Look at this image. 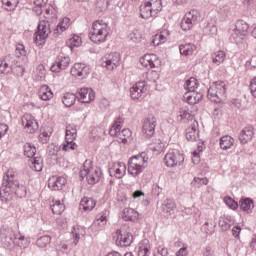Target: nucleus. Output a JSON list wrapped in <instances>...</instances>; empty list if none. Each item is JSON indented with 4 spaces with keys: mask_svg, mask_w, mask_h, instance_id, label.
I'll return each mask as SVG.
<instances>
[{
    "mask_svg": "<svg viewBox=\"0 0 256 256\" xmlns=\"http://www.w3.org/2000/svg\"><path fill=\"white\" fill-rule=\"evenodd\" d=\"M12 189H15V193L17 197L23 199V197H27V188L23 184H19L18 181H15V170L13 168H9L3 175L2 180V199L1 201H9L11 199Z\"/></svg>",
    "mask_w": 256,
    "mask_h": 256,
    "instance_id": "1",
    "label": "nucleus"
},
{
    "mask_svg": "<svg viewBox=\"0 0 256 256\" xmlns=\"http://www.w3.org/2000/svg\"><path fill=\"white\" fill-rule=\"evenodd\" d=\"M109 25L105 23L103 20H96L92 24V28L89 33L90 40L92 43H105L107 41V37L109 35Z\"/></svg>",
    "mask_w": 256,
    "mask_h": 256,
    "instance_id": "2",
    "label": "nucleus"
},
{
    "mask_svg": "<svg viewBox=\"0 0 256 256\" xmlns=\"http://www.w3.org/2000/svg\"><path fill=\"white\" fill-rule=\"evenodd\" d=\"M148 162L149 157H147V153L145 152L132 156L128 161V173H130L132 177L139 176L147 167Z\"/></svg>",
    "mask_w": 256,
    "mask_h": 256,
    "instance_id": "3",
    "label": "nucleus"
},
{
    "mask_svg": "<svg viewBox=\"0 0 256 256\" xmlns=\"http://www.w3.org/2000/svg\"><path fill=\"white\" fill-rule=\"evenodd\" d=\"M91 160H86L83 164V169L80 170V178L84 180L85 177L89 185H95V183H99L101 180V170L94 169L91 167Z\"/></svg>",
    "mask_w": 256,
    "mask_h": 256,
    "instance_id": "4",
    "label": "nucleus"
},
{
    "mask_svg": "<svg viewBox=\"0 0 256 256\" xmlns=\"http://www.w3.org/2000/svg\"><path fill=\"white\" fill-rule=\"evenodd\" d=\"M122 127H123V119L118 118L110 128L109 134L112 137H117L120 143H127V140L129 139V137H131L132 132L129 128H124L121 131Z\"/></svg>",
    "mask_w": 256,
    "mask_h": 256,
    "instance_id": "5",
    "label": "nucleus"
},
{
    "mask_svg": "<svg viewBox=\"0 0 256 256\" xmlns=\"http://www.w3.org/2000/svg\"><path fill=\"white\" fill-rule=\"evenodd\" d=\"M230 35L235 43H241L249 35V24L244 20H237L233 29H230Z\"/></svg>",
    "mask_w": 256,
    "mask_h": 256,
    "instance_id": "6",
    "label": "nucleus"
},
{
    "mask_svg": "<svg viewBox=\"0 0 256 256\" xmlns=\"http://www.w3.org/2000/svg\"><path fill=\"white\" fill-rule=\"evenodd\" d=\"M227 93V88H225V82H214L208 89L207 97L213 103H221Z\"/></svg>",
    "mask_w": 256,
    "mask_h": 256,
    "instance_id": "7",
    "label": "nucleus"
},
{
    "mask_svg": "<svg viewBox=\"0 0 256 256\" xmlns=\"http://www.w3.org/2000/svg\"><path fill=\"white\" fill-rule=\"evenodd\" d=\"M8 235L9 238L2 240L3 247L6 249H11L14 245L23 249L27 247V239H25V236H21V234L15 235V232H13V229L11 228H8Z\"/></svg>",
    "mask_w": 256,
    "mask_h": 256,
    "instance_id": "8",
    "label": "nucleus"
},
{
    "mask_svg": "<svg viewBox=\"0 0 256 256\" xmlns=\"http://www.w3.org/2000/svg\"><path fill=\"white\" fill-rule=\"evenodd\" d=\"M200 19L201 14L197 10H190L183 17L180 27L183 31H189L194 25H197V23H199Z\"/></svg>",
    "mask_w": 256,
    "mask_h": 256,
    "instance_id": "9",
    "label": "nucleus"
},
{
    "mask_svg": "<svg viewBox=\"0 0 256 256\" xmlns=\"http://www.w3.org/2000/svg\"><path fill=\"white\" fill-rule=\"evenodd\" d=\"M164 163L168 167L181 166L182 163H185V155L178 150H172L165 155Z\"/></svg>",
    "mask_w": 256,
    "mask_h": 256,
    "instance_id": "10",
    "label": "nucleus"
},
{
    "mask_svg": "<svg viewBox=\"0 0 256 256\" xmlns=\"http://www.w3.org/2000/svg\"><path fill=\"white\" fill-rule=\"evenodd\" d=\"M37 29L38 30L34 34V43L37 45H43L45 43V39H47L51 33V28L49 27V24L40 22Z\"/></svg>",
    "mask_w": 256,
    "mask_h": 256,
    "instance_id": "11",
    "label": "nucleus"
},
{
    "mask_svg": "<svg viewBox=\"0 0 256 256\" xmlns=\"http://www.w3.org/2000/svg\"><path fill=\"white\" fill-rule=\"evenodd\" d=\"M114 239L118 247H129L133 243V234L121 228L120 230L116 231Z\"/></svg>",
    "mask_w": 256,
    "mask_h": 256,
    "instance_id": "12",
    "label": "nucleus"
},
{
    "mask_svg": "<svg viewBox=\"0 0 256 256\" xmlns=\"http://www.w3.org/2000/svg\"><path fill=\"white\" fill-rule=\"evenodd\" d=\"M119 65H121V54H119V52L106 54L102 59V67H106L108 71H113V69L119 67Z\"/></svg>",
    "mask_w": 256,
    "mask_h": 256,
    "instance_id": "13",
    "label": "nucleus"
},
{
    "mask_svg": "<svg viewBox=\"0 0 256 256\" xmlns=\"http://www.w3.org/2000/svg\"><path fill=\"white\" fill-rule=\"evenodd\" d=\"M155 127H157V118L153 114H149L147 118L144 119L143 123V134L146 137H153L155 135Z\"/></svg>",
    "mask_w": 256,
    "mask_h": 256,
    "instance_id": "14",
    "label": "nucleus"
},
{
    "mask_svg": "<svg viewBox=\"0 0 256 256\" xmlns=\"http://www.w3.org/2000/svg\"><path fill=\"white\" fill-rule=\"evenodd\" d=\"M22 125L27 133H37L39 131V122L31 114H24L22 116Z\"/></svg>",
    "mask_w": 256,
    "mask_h": 256,
    "instance_id": "15",
    "label": "nucleus"
},
{
    "mask_svg": "<svg viewBox=\"0 0 256 256\" xmlns=\"http://www.w3.org/2000/svg\"><path fill=\"white\" fill-rule=\"evenodd\" d=\"M70 63H71V58L67 56L59 55L56 58L55 63L51 66L50 71H52V73H59L60 71L67 69Z\"/></svg>",
    "mask_w": 256,
    "mask_h": 256,
    "instance_id": "16",
    "label": "nucleus"
},
{
    "mask_svg": "<svg viewBox=\"0 0 256 256\" xmlns=\"http://www.w3.org/2000/svg\"><path fill=\"white\" fill-rule=\"evenodd\" d=\"M90 72L91 70L89 69V66L83 63H75L70 71L73 77H81V79H85Z\"/></svg>",
    "mask_w": 256,
    "mask_h": 256,
    "instance_id": "17",
    "label": "nucleus"
},
{
    "mask_svg": "<svg viewBox=\"0 0 256 256\" xmlns=\"http://www.w3.org/2000/svg\"><path fill=\"white\" fill-rule=\"evenodd\" d=\"M67 179L63 176H52L48 180V187L51 191H61L65 187Z\"/></svg>",
    "mask_w": 256,
    "mask_h": 256,
    "instance_id": "18",
    "label": "nucleus"
},
{
    "mask_svg": "<svg viewBox=\"0 0 256 256\" xmlns=\"http://www.w3.org/2000/svg\"><path fill=\"white\" fill-rule=\"evenodd\" d=\"M76 97L80 103H91L95 99V92L92 89L81 88Z\"/></svg>",
    "mask_w": 256,
    "mask_h": 256,
    "instance_id": "19",
    "label": "nucleus"
},
{
    "mask_svg": "<svg viewBox=\"0 0 256 256\" xmlns=\"http://www.w3.org/2000/svg\"><path fill=\"white\" fill-rule=\"evenodd\" d=\"M126 171L127 166L123 162L115 163L109 169L110 175L116 177V179H123V177H125Z\"/></svg>",
    "mask_w": 256,
    "mask_h": 256,
    "instance_id": "20",
    "label": "nucleus"
},
{
    "mask_svg": "<svg viewBox=\"0 0 256 256\" xmlns=\"http://www.w3.org/2000/svg\"><path fill=\"white\" fill-rule=\"evenodd\" d=\"M145 87H147V83L145 81H139L133 87H131L130 88L131 99H140L143 93H145Z\"/></svg>",
    "mask_w": 256,
    "mask_h": 256,
    "instance_id": "21",
    "label": "nucleus"
},
{
    "mask_svg": "<svg viewBox=\"0 0 256 256\" xmlns=\"http://www.w3.org/2000/svg\"><path fill=\"white\" fill-rule=\"evenodd\" d=\"M255 135L254 128L251 125L246 126L239 134V141L241 145L247 144L253 139Z\"/></svg>",
    "mask_w": 256,
    "mask_h": 256,
    "instance_id": "22",
    "label": "nucleus"
},
{
    "mask_svg": "<svg viewBox=\"0 0 256 256\" xmlns=\"http://www.w3.org/2000/svg\"><path fill=\"white\" fill-rule=\"evenodd\" d=\"M183 99L186 103H188V105H195L199 103L201 99H203V93L197 91H187L184 94Z\"/></svg>",
    "mask_w": 256,
    "mask_h": 256,
    "instance_id": "23",
    "label": "nucleus"
},
{
    "mask_svg": "<svg viewBox=\"0 0 256 256\" xmlns=\"http://www.w3.org/2000/svg\"><path fill=\"white\" fill-rule=\"evenodd\" d=\"M195 111H197V107L194 105L184 106L180 109V117L187 121H193L195 118Z\"/></svg>",
    "mask_w": 256,
    "mask_h": 256,
    "instance_id": "24",
    "label": "nucleus"
},
{
    "mask_svg": "<svg viewBox=\"0 0 256 256\" xmlns=\"http://www.w3.org/2000/svg\"><path fill=\"white\" fill-rule=\"evenodd\" d=\"M175 209H177V204L175 203V200L171 198H167L162 203V211L169 217V215H173L175 213Z\"/></svg>",
    "mask_w": 256,
    "mask_h": 256,
    "instance_id": "25",
    "label": "nucleus"
},
{
    "mask_svg": "<svg viewBox=\"0 0 256 256\" xmlns=\"http://www.w3.org/2000/svg\"><path fill=\"white\" fill-rule=\"evenodd\" d=\"M71 25V19L68 17H64L56 26L54 29V35L59 36L64 31H67L69 29V26Z\"/></svg>",
    "mask_w": 256,
    "mask_h": 256,
    "instance_id": "26",
    "label": "nucleus"
},
{
    "mask_svg": "<svg viewBox=\"0 0 256 256\" xmlns=\"http://www.w3.org/2000/svg\"><path fill=\"white\" fill-rule=\"evenodd\" d=\"M151 255V244L149 240L144 239L138 244V256H149Z\"/></svg>",
    "mask_w": 256,
    "mask_h": 256,
    "instance_id": "27",
    "label": "nucleus"
},
{
    "mask_svg": "<svg viewBox=\"0 0 256 256\" xmlns=\"http://www.w3.org/2000/svg\"><path fill=\"white\" fill-rule=\"evenodd\" d=\"M97 202L93 198L84 197L80 202V209L83 211H93Z\"/></svg>",
    "mask_w": 256,
    "mask_h": 256,
    "instance_id": "28",
    "label": "nucleus"
},
{
    "mask_svg": "<svg viewBox=\"0 0 256 256\" xmlns=\"http://www.w3.org/2000/svg\"><path fill=\"white\" fill-rule=\"evenodd\" d=\"M239 203H240V209L242 211H245L246 213L253 211L255 207V202L251 198H242Z\"/></svg>",
    "mask_w": 256,
    "mask_h": 256,
    "instance_id": "29",
    "label": "nucleus"
},
{
    "mask_svg": "<svg viewBox=\"0 0 256 256\" xmlns=\"http://www.w3.org/2000/svg\"><path fill=\"white\" fill-rule=\"evenodd\" d=\"M140 16L142 19H149L151 17H155L153 10H151V6L149 2H145L143 5L140 6Z\"/></svg>",
    "mask_w": 256,
    "mask_h": 256,
    "instance_id": "30",
    "label": "nucleus"
},
{
    "mask_svg": "<svg viewBox=\"0 0 256 256\" xmlns=\"http://www.w3.org/2000/svg\"><path fill=\"white\" fill-rule=\"evenodd\" d=\"M38 95L42 101H50V99H53V91H51V88L47 85L40 88Z\"/></svg>",
    "mask_w": 256,
    "mask_h": 256,
    "instance_id": "31",
    "label": "nucleus"
},
{
    "mask_svg": "<svg viewBox=\"0 0 256 256\" xmlns=\"http://www.w3.org/2000/svg\"><path fill=\"white\" fill-rule=\"evenodd\" d=\"M50 209L54 215H61L65 211V204L61 203V200H53Z\"/></svg>",
    "mask_w": 256,
    "mask_h": 256,
    "instance_id": "32",
    "label": "nucleus"
},
{
    "mask_svg": "<svg viewBox=\"0 0 256 256\" xmlns=\"http://www.w3.org/2000/svg\"><path fill=\"white\" fill-rule=\"evenodd\" d=\"M74 139H77V126L73 124L68 125L66 127L65 141L71 143L72 141H74Z\"/></svg>",
    "mask_w": 256,
    "mask_h": 256,
    "instance_id": "33",
    "label": "nucleus"
},
{
    "mask_svg": "<svg viewBox=\"0 0 256 256\" xmlns=\"http://www.w3.org/2000/svg\"><path fill=\"white\" fill-rule=\"evenodd\" d=\"M198 137H199V131L197 130V125L192 124L191 127L186 129L187 141H197Z\"/></svg>",
    "mask_w": 256,
    "mask_h": 256,
    "instance_id": "34",
    "label": "nucleus"
},
{
    "mask_svg": "<svg viewBox=\"0 0 256 256\" xmlns=\"http://www.w3.org/2000/svg\"><path fill=\"white\" fill-rule=\"evenodd\" d=\"M234 143H235V139H233V137H231L229 135L222 136L220 138V147L224 151H227V149H231V147H233Z\"/></svg>",
    "mask_w": 256,
    "mask_h": 256,
    "instance_id": "35",
    "label": "nucleus"
},
{
    "mask_svg": "<svg viewBox=\"0 0 256 256\" xmlns=\"http://www.w3.org/2000/svg\"><path fill=\"white\" fill-rule=\"evenodd\" d=\"M231 225H233V219L231 216H222L219 219V227L222 231H229L231 229Z\"/></svg>",
    "mask_w": 256,
    "mask_h": 256,
    "instance_id": "36",
    "label": "nucleus"
},
{
    "mask_svg": "<svg viewBox=\"0 0 256 256\" xmlns=\"http://www.w3.org/2000/svg\"><path fill=\"white\" fill-rule=\"evenodd\" d=\"M227 57V54H225V51L219 50L217 52H214L211 55L212 63H215V65H221V63L225 62V58Z\"/></svg>",
    "mask_w": 256,
    "mask_h": 256,
    "instance_id": "37",
    "label": "nucleus"
},
{
    "mask_svg": "<svg viewBox=\"0 0 256 256\" xmlns=\"http://www.w3.org/2000/svg\"><path fill=\"white\" fill-rule=\"evenodd\" d=\"M137 217H139V213L133 208H126L123 211V219L125 221H136Z\"/></svg>",
    "mask_w": 256,
    "mask_h": 256,
    "instance_id": "38",
    "label": "nucleus"
},
{
    "mask_svg": "<svg viewBox=\"0 0 256 256\" xmlns=\"http://www.w3.org/2000/svg\"><path fill=\"white\" fill-rule=\"evenodd\" d=\"M75 101H77V94L69 92L65 93L62 98V103L65 107H72V105H75Z\"/></svg>",
    "mask_w": 256,
    "mask_h": 256,
    "instance_id": "39",
    "label": "nucleus"
},
{
    "mask_svg": "<svg viewBox=\"0 0 256 256\" xmlns=\"http://www.w3.org/2000/svg\"><path fill=\"white\" fill-rule=\"evenodd\" d=\"M36 153H37V148L35 147V145H33L31 143H26L24 145L25 157H28L29 159H33V157H35Z\"/></svg>",
    "mask_w": 256,
    "mask_h": 256,
    "instance_id": "40",
    "label": "nucleus"
},
{
    "mask_svg": "<svg viewBox=\"0 0 256 256\" xmlns=\"http://www.w3.org/2000/svg\"><path fill=\"white\" fill-rule=\"evenodd\" d=\"M1 3L5 11H15L19 5V0H1Z\"/></svg>",
    "mask_w": 256,
    "mask_h": 256,
    "instance_id": "41",
    "label": "nucleus"
},
{
    "mask_svg": "<svg viewBox=\"0 0 256 256\" xmlns=\"http://www.w3.org/2000/svg\"><path fill=\"white\" fill-rule=\"evenodd\" d=\"M181 55H191L196 49L197 46L194 44H182L179 47Z\"/></svg>",
    "mask_w": 256,
    "mask_h": 256,
    "instance_id": "42",
    "label": "nucleus"
},
{
    "mask_svg": "<svg viewBox=\"0 0 256 256\" xmlns=\"http://www.w3.org/2000/svg\"><path fill=\"white\" fill-rule=\"evenodd\" d=\"M197 87H199V82L196 80L195 77H191L184 84V88L186 91H195Z\"/></svg>",
    "mask_w": 256,
    "mask_h": 256,
    "instance_id": "43",
    "label": "nucleus"
},
{
    "mask_svg": "<svg viewBox=\"0 0 256 256\" xmlns=\"http://www.w3.org/2000/svg\"><path fill=\"white\" fill-rule=\"evenodd\" d=\"M148 4L150 5V9L152 10L154 17L157 13H160L161 9H163L161 0H150L148 1Z\"/></svg>",
    "mask_w": 256,
    "mask_h": 256,
    "instance_id": "44",
    "label": "nucleus"
},
{
    "mask_svg": "<svg viewBox=\"0 0 256 256\" xmlns=\"http://www.w3.org/2000/svg\"><path fill=\"white\" fill-rule=\"evenodd\" d=\"M51 130H47V129H40V135H39V140L40 143H49V139L51 138Z\"/></svg>",
    "mask_w": 256,
    "mask_h": 256,
    "instance_id": "45",
    "label": "nucleus"
},
{
    "mask_svg": "<svg viewBox=\"0 0 256 256\" xmlns=\"http://www.w3.org/2000/svg\"><path fill=\"white\" fill-rule=\"evenodd\" d=\"M67 45L68 47H80L81 43H83V41L81 40V37L78 35H73V37H71L69 40H67Z\"/></svg>",
    "mask_w": 256,
    "mask_h": 256,
    "instance_id": "46",
    "label": "nucleus"
},
{
    "mask_svg": "<svg viewBox=\"0 0 256 256\" xmlns=\"http://www.w3.org/2000/svg\"><path fill=\"white\" fill-rule=\"evenodd\" d=\"M51 243V236H42L37 239L36 245L37 247H40V249L45 248L47 245Z\"/></svg>",
    "mask_w": 256,
    "mask_h": 256,
    "instance_id": "47",
    "label": "nucleus"
},
{
    "mask_svg": "<svg viewBox=\"0 0 256 256\" xmlns=\"http://www.w3.org/2000/svg\"><path fill=\"white\" fill-rule=\"evenodd\" d=\"M31 163H32L35 171H37V172L43 171V158H41V157H34L31 160Z\"/></svg>",
    "mask_w": 256,
    "mask_h": 256,
    "instance_id": "48",
    "label": "nucleus"
},
{
    "mask_svg": "<svg viewBox=\"0 0 256 256\" xmlns=\"http://www.w3.org/2000/svg\"><path fill=\"white\" fill-rule=\"evenodd\" d=\"M15 55L18 58L25 57V55H27V50L25 49V45L23 44L16 45Z\"/></svg>",
    "mask_w": 256,
    "mask_h": 256,
    "instance_id": "49",
    "label": "nucleus"
},
{
    "mask_svg": "<svg viewBox=\"0 0 256 256\" xmlns=\"http://www.w3.org/2000/svg\"><path fill=\"white\" fill-rule=\"evenodd\" d=\"M154 256H169V249L165 246H158L154 251Z\"/></svg>",
    "mask_w": 256,
    "mask_h": 256,
    "instance_id": "50",
    "label": "nucleus"
},
{
    "mask_svg": "<svg viewBox=\"0 0 256 256\" xmlns=\"http://www.w3.org/2000/svg\"><path fill=\"white\" fill-rule=\"evenodd\" d=\"M128 38L130 41H133V43H139L141 41V34H139V31H133L129 34Z\"/></svg>",
    "mask_w": 256,
    "mask_h": 256,
    "instance_id": "51",
    "label": "nucleus"
},
{
    "mask_svg": "<svg viewBox=\"0 0 256 256\" xmlns=\"http://www.w3.org/2000/svg\"><path fill=\"white\" fill-rule=\"evenodd\" d=\"M225 203L230 209H237L239 207V203L237 201L233 200L231 197L225 198Z\"/></svg>",
    "mask_w": 256,
    "mask_h": 256,
    "instance_id": "52",
    "label": "nucleus"
},
{
    "mask_svg": "<svg viewBox=\"0 0 256 256\" xmlns=\"http://www.w3.org/2000/svg\"><path fill=\"white\" fill-rule=\"evenodd\" d=\"M62 149H63V151H69V149L74 151V149H77V143H75L73 141L72 142L65 141V144H63Z\"/></svg>",
    "mask_w": 256,
    "mask_h": 256,
    "instance_id": "53",
    "label": "nucleus"
},
{
    "mask_svg": "<svg viewBox=\"0 0 256 256\" xmlns=\"http://www.w3.org/2000/svg\"><path fill=\"white\" fill-rule=\"evenodd\" d=\"M189 248L187 244H183L182 247L176 252V256H188Z\"/></svg>",
    "mask_w": 256,
    "mask_h": 256,
    "instance_id": "54",
    "label": "nucleus"
},
{
    "mask_svg": "<svg viewBox=\"0 0 256 256\" xmlns=\"http://www.w3.org/2000/svg\"><path fill=\"white\" fill-rule=\"evenodd\" d=\"M209 183V179L207 178H194V185L197 187H201V185H207Z\"/></svg>",
    "mask_w": 256,
    "mask_h": 256,
    "instance_id": "55",
    "label": "nucleus"
},
{
    "mask_svg": "<svg viewBox=\"0 0 256 256\" xmlns=\"http://www.w3.org/2000/svg\"><path fill=\"white\" fill-rule=\"evenodd\" d=\"M107 223V216L101 215L99 218L95 220V225H98L99 227H103V225H106Z\"/></svg>",
    "mask_w": 256,
    "mask_h": 256,
    "instance_id": "56",
    "label": "nucleus"
},
{
    "mask_svg": "<svg viewBox=\"0 0 256 256\" xmlns=\"http://www.w3.org/2000/svg\"><path fill=\"white\" fill-rule=\"evenodd\" d=\"M1 66L3 67V70L1 71L2 74L9 75V73H11L12 68L7 62H2Z\"/></svg>",
    "mask_w": 256,
    "mask_h": 256,
    "instance_id": "57",
    "label": "nucleus"
},
{
    "mask_svg": "<svg viewBox=\"0 0 256 256\" xmlns=\"http://www.w3.org/2000/svg\"><path fill=\"white\" fill-rule=\"evenodd\" d=\"M140 63L142 67H150V69H154L155 67V60H150V61L140 60Z\"/></svg>",
    "mask_w": 256,
    "mask_h": 256,
    "instance_id": "58",
    "label": "nucleus"
},
{
    "mask_svg": "<svg viewBox=\"0 0 256 256\" xmlns=\"http://www.w3.org/2000/svg\"><path fill=\"white\" fill-rule=\"evenodd\" d=\"M152 45H154V47H159V45H161V35H155L153 36L152 38V41H151Z\"/></svg>",
    "mask_w": 256,
    "mask_h": 256,
    "instance_id": "59",
    "label": "nucleus"
},
{
    "mask_svg": "<svg viewBox=\"0 0 256 256\" xmlns=\"http://www.w3.org/2000/svg\"><path fill=\"white\" fill-rule=\"evenodd\" d=\"M192 162L194 163V165H199V163H201V158L199 156V152H197V151L193 152Z\"/></svg>",
    "mask_w": 256,
    "mask_h": 256,
    "instance_id": "60",
    "label": "nucleus"
},
{
    "mask_svg": "<svg viewBox=\"0 0 256 256\" xmlns=\"http://www.w3.org/2000/svg\"><path fill=\"white\" fill-rule=\"evenodd\" d=\"M97 5L100 9H107L109 7V0H98Z\"/></svg>",
    "mask_w": 256,
    "mask_h": 256,
    "instance_id": "61",
    "label": "nucleus"
},
{
    "mask_svg": "<svg viewBox=\"0 0 256 256\" xmlns=\"http://www.w3.org/2000/svg\"><path fill=\"white\" fill-rule=\"evenodd\" d=\"M250 91L253 97H256V78H253L250 82Z\"/></svg>",
    "mask_w": 256,
    "mask_h": 256,
    "instance_id": "62",
    "label": "nucleus"
},
{
    "mask_svg": "<svg viewBox=\"0 0 256 256\" xmlns=\"http://www.w3.org/2000/svg\"><path fill=\"white\" fill-rule=\"evenodd\" d=\"M205 31L208 32L209 31V35H215L217 33V26H213V25H208L205 28Z\"/></svg>",
    "mask_w": 256,
    "mask_h": 256,
    "instance_id": "63",
    "label": "nucleus"
},
{
    "mask_svg": "<svg viewBox=\"0 0 256 256\" xmlns=\"http://www.w3.org/2000/svg\"><path fill=\"white\" fill-rule=\"evenodd\" d=\"M107 256H122L121 253L119 252H110L107 254ZM124 256H133V254L131 252H127Z\"/></svg>",
    "mask_w": 256,
    "mask_h": 256,
    "instance_id": "64",
    "label": "nucleus"
}]
</instances>
